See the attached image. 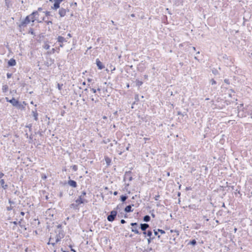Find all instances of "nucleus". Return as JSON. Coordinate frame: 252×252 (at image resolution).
Returning a JSON list of instances; mask_svg holds the SVG:
<instances>
[{
  "label": "nucleus",
  "mask_w": 252,
  "mask_h": 252,
  "mask_svg": "<svg viewBox=\"0 0 252 252\" xmlns=\"http://www.w3.org/2000/svg\"><path fill=\"white\" fill-rule=\"evenodd\" d=\"M63 234L59 232L58 235H52L49 238L48 244H52L54 245L55 243L59 242L62 238H63Z\"/></svg>",
  "instance_id": "1"
},
{
  "label": "nucleus",
  "mask_w": 252,
  "mask_h": 252,
  "mask_svg": "<svg viewBox=\"0 0 252 252\" xmlns=\"http://www.w3.org/2000/svg\"><path fill=\"white\" fill-rule=\"evenodd\" d=\"M38 15V13L37 11L33 12L32 14L28 16V19H29L32 22H33L35 20L39 22H41L42 20H43V19L36 17V15Z\"/></svg>",
  "instance_id": "2"
},
{
  "label": "nucleus",
  "mask_w": 252,
  "mask_h": 252,
  "mask_svg": "<svg viewBox=\"0 0 252 252\" xmlns=\"http://www.w3.org/2000/svg\"><path fill=\"white\" fill-rule=\"evenodd\" d=\"M117 214V212L116 211H112L110 213V215L107 217V220L108 221H113L114 220Z\"/></svg>",
  "instance_id": "3"
},
{
  "label": "nucleus",
  "mask_w": 252,
  "mask_h": 252,
  "mask_svg": "<svg viewBox=\"0 0 252 252\" xmlns=\"http://www.w3.org/2000/svg\"><path fill=\"white\" fill-rule=\"evenodd\" d=\"M6 99L7 101L11 103L13 106L20 108V105L19 104L18 101H17L15 98H12V99L8 100V98L6 97Z\"/></svg>",
  "instance_id": "4"
},
{
  "label": "nucleus",
  "mask_w": 252,
  "mask_h": 252,
  "mask_svg": "<svg viewBox=\"0 0 252 252\" xmlns=\"http://www.w3.org/2000/svg\"><path fill=\"white\" fill-rule=\"evenodd\" d=\"M131 225L133 226L132 228H131V231L133 232H134L136 234H139V232L137 228V223L136 222L134 223H131Z\"/></svg>",
  "instance_id": "5"
},
{
  "label": "nucleus",
  "mask_w": 252,
  "mask_h": 252,
  "mask_svg": "<svg viewBox=\"0 0 252 252\" xmlns=\"http://www.w3.org/2000/svg\"><path fill=\"white\" fill-rule=\"evenodd\" d=\"M31 22V20H30L29 19H28V16H27L25 19L21 23V26H25L27 24H29Z\"/></svg>",
  "instance_id": "6"
},
{
  "label": "nucleus",
  "mask_w": 252,
  "mask_h": 252,
  "mask_svg": "<svg viewBox=\"0 0 252 252\" xmlns=\"http://www.w3.org/2000/svg\"><path fill=\"white\" fill-rule=\"evenodd\" d=\"M96 62V65L99 69H102V68H104V66L102 63L99 60L97 59Z\"/></svg>",
  "instance_id": "7"
},
{
  "label": "nucleus",
  "mask_w": 252,
  "mask_h": 252,
  "mask_svg": "<svg viewBox=\"0 0 252 252\" xmlns=\"http://www.w3.org/2000/svg\"><path fill=\"white\" fill-rule=\"evenodd\" d=\"M59 13L61 17H63L65 15L66 10L64 8H62L59 10Z\"/></svg>",
  "instance_id": "8"
},
{
  "label": "nucleus",
  "mask_w": 252,
  "mask_h": 252,
  "mask_svg": "<svg viewBox=\"0 0 252 252\" xmlns=\"http://www.w3.org/2000/svg\"><path fill=\"white\" fill-rule=\"evenodd\" d=\"M76 202L78 204H80L84 203L85 202V199L82 198V195H80L79 198L77 199Z\"/></svg>",
  "instance_id": "9"
},
{
  "label": "nucleus",
  "mask_w": 252,
  "mask_h": 252,
  "mask_svg": "<svg viewBox=\"0 0 252 252\" xmlns=\"http://www.w3.org/2000/svg\"><path fill=\"white\" fill-rule=\"evenodd\" d=\"M68 185H69L71 187L75 188L77 186L76 182L73 180H69L68 182Z\"/></svg>",
  "instance_id": "10"
},
{
  "label": "nucleus",
  "mask_w": 252,
  "mask_h": 252,
  "mask_svg": "<svg viewBox=\"0 0 252 252\" xmlns=\"http://www.w3.org/2000/svg\"><path fill=\"white\" fill-rule=\"evenodd\" d=\"M149 226V224L147 223L141 224L140 225V228L143 231H145Z\"/></svg>",
  "instance_id": "11"
},
{
  "label": "nucleus",
  "mask_w": 252,
  "mask_h": 252,
  "mask_svg": "<svg viewBox=\"0 0 252 252\" xmlns=\"http://www.w3.org/2000/svg\"><path fill=\"white\" fill-rule=\"evenodd\" d=\"M57 39L58 41L61 43H63V42H66V40L65 39V38L61 36H58Z\"/></svg>",
  "instance_id": "12"
},
{
  "label": "nucleus",
  "mask_w": 252,
  "mask_h": 252,
  "mask_svg": "<svg viewBox=\"0 0 252 252\" xmlns=\"http://www.w3.org/2000/svg\"><path fill=\"white\" fill-rule=\"evenodd\" d=\"M0 184L2 188L4 189H5L7 188V185L4 184V181L3 179H1L0 181Z\"/></svg>",
  "instance_id": "13"
},
{
  "label": "nucleus",
  "mask_w": 252,
  "mask_h": 252,
  "mask_svg": "<svg viewBox=\"0 0 252 252\" xmlns=\"http://www.w3.org/2000/svg\"><path fill=\"white\" fill-rule=\"evenodd\" d=\"M9 66H14L16 64V62L14 59H10L8 62Z\"/></svg>",
  "instance_id": "14"
},
{
  "label": "nucleus",
  "mask_w": 252,
  "mask_h": 252,
  "mask_svg": "<svg viewBox=\"0 0 252 252\" xmlns=\"http://www.w3.org/2000/svg\"><path fill=\"white\" fill-rule=\"evenodd\" d=\"M60 7V3L57 1H55V3L54 4V6L52 7L53 9L55 10H57L58 8Z\"/></svg>",
  "instance_id": "15"
},
{
  "label": "nucleus",
  "mask_w": 252,
  "mask_h": 252,
  "mask_svg": "<svg viewBox=\"0 0 252 252\" xmlns=\"http://www.w3.org/2000/svg\"><path fill=\"white\" fill-rule=\"evenodd\" d=\"M32 115H33V116L34 117V120L37 121L38 120V114L36 112V110L35 111H32Z\"/></svg>",
  "instance_id": "16"
},
{
  "label": "nucleus",
  "mask_w": 252,
  "mask_h": 252,
  "mask_svg": "<svg viewBox=\"0 0 252 252\" xmlns=\"http://www.w3.org/2000/svg\"><path fill=\"white\" fill-rule=\"evenodd\" d=\"M125 211L126 212H130L132 211L131 210V206L130 205L127 206L125 208Z\"/></svg>",
  "instance_id": "17"
},
{
  "label": "nucleus",
  "mask_w": 252,
  "mask_h": 252,
  "mask_svg": "<svg viewBox=\"0 0 252 252\" xmlns=\"http://www.w3.org/2000/svg\"><path fill=\"white\" fill-rule=\"evenodd\" d=\"M54 62V61L53 60H52L51 59H49V61L47 62L46 64L47 65V66H49L50 65H51Z\"/></svg>",
  "instance_id": "18"
},
{
  "label": "nucleus",
  "mask_w": 252,
  "mask_h": 252,
  "mask_svg": "<svg viewBox=\"0 0 252 252\" xmlns=\"http://www.w3.org/2000/svg\"><path fill=\"white\" fill-rule=\"evenodd\" d=\"M150 220V216L147 215V216H145L144 217V220L145 221H146V222H148Z\"/></svg>",
  "instance_id": "19"
},
{
  "label": "nucleus",
  "mask_w": 252,
  "mask_h": 252,
  "mask_svg": "<svg viewBox=\"0 0 252 252\" xmlns=\"http://www.w3.org/2000/svg\"><path fill=\"white\" fill-rule=\"evenodd\" d=\"M43 47L46 50H48L50 48V45L47 43H45Z\"/></svg>",
  "instance_id": "20"
},
{
  "label": "nucleus",
  "mask_w": 252,
  "mask_h": 252,
  "mask_svg": "<svg viewBox=\"0 0 252 252\" xmlns=\"http://www.w3.org/2000/svg\"><path fill=\"white\" fill-rule=\"evenodd\" d=\"M55 51V49L52 48L51 50H49V51L47 52V54H52L54 53Z\"/></svg>",
  "instance_id": "21"
},
{
  "label": "nucleus",
  "mask_w": 252,
  "mask_h": 252,
  "mask_svg": "<svg viewBox=\"0 0 252 252\" xmlns=\"http://www.w3.org/2000/svg\"><path fill=\"white\" fill-rule=\"evenodd\" d=\"M105 161H106V162L107 163V164L108 165H109L111 162V159L108 158H106Z\"/></svg>",
  "instance_id": "22"
},
{
  "label": "nucleus",
  "mask_w": 252,
  "mask_h": 252,
  "mask_svg": "<svg viewBox=\"0 0 252 252\" xmlns=\"http://www.w3.org/2000/svg\"><path fill=\"white\" fill-rule=\"evenodd\" d=\"M142 84V82L140 81L139 80L136 81V85L138 86H140Z\"/></svg>",
  "instance_id": "23"
},
{
  "label": "nucleus",
  "mask_w": 252,
  "mask_h": 252,
  "mask_svg": "<svg viewBox=\"0 0 252 252\" xmlns=\"http://www.w3.org/2000/svg\"><path fill=\"white\" fill-rule=\"evenodd\" d=\"M127 199V197L126 196H121V200L123 202H124Z\"/></svg>",
  "instance_id": "24"
},
{
  "label": "nucleus",
  "mask_w": 252,
  "mask_h": 252,
  "mask_svg": "<svg viewBox=\"0 0 252 252\" xmlns=\"http://www.w3.org/2000/svg\"><path fill=\"white\" fill-rule=\"evenodd\" d=\"M147 236H149L150 238H151V235H152V232L151 231L148 230L147 231Z\"/></svg>",
  "instance_id": "25"
},
{
  "label": "nucleus",
  "mask_w": 252,
  "mask_h": 252,
  "mask_svg": "<svg viewBox=\"0 0 252 252\" xmlns=\"http://www.w3.org/2000/svg\"><path fill=\"white\" fill-rule=\"evenodd\" d=\"M210 83L212 85L216 84V82L214 79H211Z\"/></svg>",
  "instance_id": "26"
},
{
  "label": "nucleus",
  "mask_w": 252,
  "mask_h": 252,
  "mask_svg": "<svg viewBox=\"0 0 252 252\" xmlns=\"http://www.w3.org/2000/svg\"><path fill=\"white\" fill-rule=\"evenodd\" d=\"M196 243V241L195 240H193L192 241H191L190 242V244L192 245H195Z\"/></svg>",
  "instance_id": "27"
},
{
  "label": "nucleus",
  "mask_w": 252,
  "mask_h": 252,
  "mask_svg": "<svg viewBox=\"0 0 252 252\" xmlns=\"http://www.w3.org/2000/svg\"><path fill=\"white\" fill-rule=\"evenodd\" d=\"M58 88L59 90H61L62 89V86L63 85H61L60 84H58Z\"/></svg>",
  "instance_id": "28"
},
{
  "label": "nucleus",
  "mask_w": 252,
  "mask_h": 252,
  "mask_svg": "<svg viewBox=\"0 0 252 252\" xmlns=\"http://www.w3.org/2000/svg\"><path fill=\"white\" fill-rule=\"evenodd\" d=\"M158 231L160 232L161 234H164L165 233L164 231L161 229H158Z\"/></svg>",
  "instance_id": "29"
},
{
  "label": "nucleus",
  "mask_w": 252,
  "mask_h": 252,
  "mask_svg": "<svg viewBox=\"0 0 252 252\" xmlns=\"http://www.w3.org/2000/svg\"><path fill=\"white\" fill-rule=\"evenodd\" d=\"M72 168L74 171H76L77 170V167L76 165H74Z\"/></svg>",
  "instance_id": "30"
},
{
  "label": "nucleus",
  "mask_w": 252,
  "mask_h": 252,
  "mask_svg": "<svg viewBox=\"0 0 252 252\" xmlns=\"http://www.w3.org/2000/svg\"><path fill=\"white\" fill-rule=\"evenodd\" d=\"M224 82L226 83L227 84H229V80L228 79H225L224 80Z\"/></svg>",
  "instance_id": "31"
},
{
  "label": "nucleus",
  "mask_w": 252,
  "mask_h": 252,
  "mask_svg": "<svg viewBox=\"0 0 252 252\" xmlns=\"http://www.w3.org/2000/svg\"><path fill=\"white\" fill-rule=\"evenodd\" d=\"M91 90L92 91H93V92L94 93H96V90H95V89H94V88H92V89H91Z\"/></svg>",
  "instance_id": "32"
},
{
  "label": "nucleus",
  "mask_w": 252,
  "mask_h": 252,
  "mask_svg": "<svg viewBox=\"0 0 252 252\" xmlns=\"http://www.w3.org/2000/svg\"><path fill=\"white\" fill-rule=\"evenodd\" d=\"M85 195H86V192L85 191H83L82 193V194L81 195H82V198H84V197Z\"/></svg>",
  "instance_id": "33"
},
{
  "label": "nucleus",
  "mask_w": 252,
  "mask_h": 252,
  "mask_svg": "<svg viewBox=\"0 0 252 252\" xmlns=\"http://www.w3.org/2000/svg\"><path fill=\"white\" fill-rule=\"evenodd\" d=\"M113 144H114L115 145H117V143L116 141H115V140H114L113 141V143H111V146H112Z\"/></svg>",
  "instance_id": "34"
},
{
  "label": "nucleus",
  "mask_w": 252,
  "mask_h": 252,
  "mask_svg": "<svg viewBox=\"0 0 252 252\" xmlns=\"http://www.w3.org/2000/svg\"><path fill=\"white\" fill-rule=\"evenodd\" d=\"M4 176V174L3 173L0 172V178H1Z\"/></svg>",
  "instance_id": "35"
},
{
  "label": "nucleus",
  "mask_w": 252,
  "mask_h": 252,
  "mask_svg": "<svg viewBox=\"0 0 252 252\" xmlns=\"http://www.w3.org/2000/svg\"><path fill=\"white\" fill-rule=\"evenodd\" d=\"M55 1H57V2H58L60 4L61 2H62L63 1V0H55Z\"/></svg>",
  "instance_id": "36"
},
{
  "label": "nucleus",
  "mask_w": 252,
  "mask_h": 252,
  "mask_svg": "<svg viewBox=\"0 0 252 252\" xmlns=\"http://www.w3.org/2000/svg\"><path fill=\"white\" fill-rule=\"evenodd\" d=\"M121 223H125L126 222L125 220H121Z\"/></svg>",
  "instance_id": "37"
},
{
  "label": "nucleus",
  "mask_w": 252,
  "mask_h": 252,
  "mask_svg": "<svg viewBox=\"0 0 252 252\" xmlns=\"http://www.w3.org/2000/svg\"><path fill=\"white\" fill-rule=\"evenodd\" d=\"M213 73H214L215 74H217V71L216 70H213Z\"/></svg>",
  "instance_id": "38"
},
{
  "label": "nucleus",
  "mask_w": 252,
  "mask_h": 252,
  "mask_svg": "<svg viewBox=\"0 0 252 252\" xmlns=\"http://www.w3.org/2000/svg\"><path fill=\"white\" fill-rule=\"evenodd\" d=\"M154 233H155V235H158V231H156V230H154Z\"/></svg>",
  "instance_id": "39"
},
{
  "label": "nucleus",
  "mask_w": 252,
  "mask_h": 252,
  "mask_svg": "<svg viewBox=\"0 0 252 252\" xmlns=\"http://www.w3.org/2000/svg\"><path fill=\"white\" fill-rule=\"evenodd\" d=\"M92 99V101H94V98H92V99ZM97 101H98V100H95V102H97Z\"/></svg>",
  "instance_id": "40"
},
{
  "label": "nucleus",
  "mask_w": 252,
  "mask_h": 252,
  "mask_svg": "<svg viewBox=\"0 0 252 252\" xmlns=\"http://www.w3.org/2000/svg\"><path fill=\"white\" fill-rule=\"evenodd\" d=\"M159 197V195L156 196V198H155V199H156V200H158V198Z\"/></svg>",
  "instance_id": "41"
},
{
  "label": "nucleus",
  "mask_w": 252,
  "mask_h": 252,
  "mask_svg": "<svg viewBox=\"0 0 252 252\" xmlns=\"http://www.w3.org/2000/svg\"><path fill=\"white\" fill-rule=\"evenodd\" d=\"M97 91H100V89L99 87H98L97 90H96Z\"/></svg>",
  "instance_id": "42"
},
{
  "label": "nucleus",
  "mask_w": 252,
  "mask_h": 252,
  "mask_svg": "<svg viewBox=\"0 0 252 252\" xmlns=\"http://www.w3.org/2000/svg\"><path fill=\"white\" fill-rule=\"evenodd\" d=\"M7 77H8V78H10V74H8H8H7Z\"/></svg>",
  "instance_id": "43"
},
{
  "label": "nucleus",
  "mask_w": 252,
  "mask_h": 252,
  "mask_svg": "<svg viewBox=\"0 0 252 252\" xmlns=\"http://www.w3.org/2000/svg\"><path fill=\"white\" fill-rule=\"evenodd\" d=\"M114 194L115 195H117V191H115L114 192Z\"/></svg>",
  "instance_id": "44"
},
{
  "label": "nucleus",
  "mask_w": 252,
  "mask_h": 252,
  "mask_svg": "<svg viewBox=\"0 0 252 252\" xmlns=\"http://www.w3.org/2000/svg\"><path fill=\"white\" fill-rule=\"evenodd\" d=\"M84 92H88V89H85L84 90Z\"/></svg>",
  "instance_id": "45"
},
{
  "label": "nucleus",
  "mask_w": 252,
  "mask_h": 252,
  "mask_svg": "<svg viewBox=\"0 0 252 252\" xmlns=\"http://www.w3.org/2000/svg\"><path fill=\"white\" fill-rule=\"evenodd\" d=\"M167 175L168 176H170V173H169V172H167Z\"/></svg>",
  "instance_id": "46"
},
{
  "label": "nucleus",
  "mask_w": 252,
  "mask_h": 252,
  "mask_svg": "<svg viewBox=\"0 0 252 252\" xmlns=\"http://www.w3.org/2000/svg\"><path fill=\"white\" fill-rule=\"evenodd\" d=\"M67 36H69V37H71V34L70 33H68L67 34Z\"/></svg>",
  "instance_id": "47"
},
{
  "label": "nucleus",
  "mask_w": 252,
  "mask_h": 252,
  "mask_svg": "<svg viewBox=\"0 0 252 252\" xmlns=\"http://www.w3.org/2000/svg\"><path fill=\"white\" fill-rule=\"evenodd\" d=\"M63 46V45L62 44V43H61L60 45V47H62Z\"/></svg>",
  "instance_id": "48"
},
{
  "label": "nucleus",
  "mask_w": 252,
  "mask_h": 252,
  "mask_svg": "<svg viewBox=\"0 0 252 252\" xmlns=\"http://www.w3.org/2000/svg\"><path fill=\"white\" fill-rule=\"evenodd\" d=\"M148 241L149 243L150 242V238L148 239Z\"/></svg>",
  "instance_id": "49"
},
{
  "label": "nucleus",
  "mask_w": 252,
  "mask_h": 252,
  "mask_svg": "<svg viewBox=\"0 0 252 252\" xmlns=\"http://www.w3.org/2000/svg\"><path fill=\"white\" fill-rule=\"evenodd\" d=\"M178 115H181L182 114H181V113L180 112H178Z\"/></svg>",
  "instance_id": "50"
},
{
  "label": "nucleus",
  "mask_w": 252,
  "mask_h": 252,
  "mask_svg": "<svg viewBox=\"0 0 252 252\" xmlns=\"http://www.w3.org/2000/svg\"><path fill=\"white\" fill-rule=\"evenodd\" d=\"M21 215H23V216L24 215V212H22L21 213Z\"/></svg>",
  "instance_id": "51"
},
{
  "label": "nucleus",
  "mask_w": 252,
  "mask_h": 252,
  "mask_svg": "<svg viewBox=\"0 0 252 252\" xmlns=\"http://www.w3.org/2000/svg\"><path fill=\"white\" fill-rule=\"evenodd\" d=\"M147 233L146 231H144V232H143V234H144V235H146Z\"/></svg>",
  "instance_id": "52"
},
{
  "label": "nucleus",
  "mask_w": 252,
  "mask_h": 252,
  "mask_svg": "<svg viewBox=\"0 0 252 252\" xmlns=\"http://www.w3.org/2000/svg\"><path fill=\"white\" fill-rule=\"evenodd\" d=\"M128 149H129V146L127 147L126 148V150H128Z\"/></svg>",
  "instance_id": "53"
},
{
  "label": "nucleus",
  "mask_w": 252,
  "mask_h": 252,
  "mask_svg": "<svg viewBox=\"0 0 252 252\" xmlns=\"http://www.w3.org/2000/svg\"><path fill=\"white\" fill-rule=\"evenodd\" d=\"M192 49H193V50H194V51L195 50V48L194 47H193Z\"/></svg>",
  "instance_id": "54"
},
{
  "label": "nucleus",
  "mask_w": 252,
  "mask_h": 252,
  "mask_svg": "<svg viewBox=\"0 0 252 252\" xmlns=\"http://www.w3.org/2000/svg\"><path fill=\"white\" fill-rule=\"evenodd\" d=\"M131 17H134V15L133 14H131Z\"/></svg>",
  "instance_id": "55"
},
{
  "label": "nucleus",
  "mask_w": 252,
  "mask_h": 252,
  "mask_svg": "<svg viewBox=\"0 0 252 252\" xmlns=\"http://www.w3.org/2000/svg\"><path fill=\"white\" fill-rule=\"evenodd\" d=\"M122 154V152L121 151L120 153H119V155H121Z\"/></svg>",
  "instance_id": "56"
},
{
  "label": "nucleus",
  "mask_w": 252,
  "mask_h": 252,
  "mask_svg": "<svg viewBox=\"0 0 252 252\" xmlns=\"http://www.w3.org/2000/svg\"><path fill=\"white\" fill-rule=\"evenodd\" d=\"M38 16H39V14H38V15H36V17H37V18H39Z\"/></svg>",
  "instance_id": "57"
},
{
  "label": "nucleus",
  "mask_w": 252,
  "mask_h": 252,
  "mask_svg": "<svg viewBox=\"0 0 252 252\" xmlns=\"http://www.w3.org/2000/svg\"><path fill=\"white\" fill-rule=\"evenodd\" d=\"M27 127H28L30 128V127H31V126L30 125V126H27Z\"/></svg>",
  "instance_id": "58"
},
{
  "label": "nucleus",
  "mask_w": 252,
  "mask_h": 252,
  "mask_svg": "<svg viewBox=\"0 0 252 252\" xmlns=\"http://www.w3.org/2000/svg\"><path fill=\"white\" fill-rule=\"evenodd\" d=\"M115 69V67H114L112 70H114Z\"/></svg>",
  "instance_id": "59"
},
{
  "label": "nucleus",
  "mask_w": 252,
  "mask_h": 252,
  "mask_svg": "<svg viewBox=\"0 0 252 252\" xmlns=\"http://www.w3.org/2000/svg\"><path fill=\"white\" fill-rule=\"evenodd\" d=\"M194 59H195V60H197V58H196V57H194Z\"/></svg>",
  "instance_id": "60"
},
{
  "label": "nucleus",
  "mask_w": 252,
  "mask_h": 252,
  "mask_svg": "<svg viewBox=\"0 0 252 252\" xmlns=\"http://www.w3.org/2000/svg\"><path fill=\"white\" fill-rule=\"evenodd\" d=\"M197 54H199V52H198L197 53Z\"/></svg>",
  "instance_id": "61"
},
{
  "label": "nucleus",
  "mask_w": 252,
  "mask_h": 252,
  "mask_svg": "<svg viewBox=\"0 0 252 252\" xmlns=\"http://www.w3.org/2000/svg\"><path fill=\"white\" fill-rule=\"evenodd\" d=\"M53 0H49L50 1H52Z\"/></svg>",
  "instance_id": "62"
},
{
  "label": "nucleus",
  "mask_w": 252,
  "mask_h": 252,
  "mask_svg": "<svg viewBox=\"0 0 252 252\" xmlns=\"http://www.w3.org/2000/svg\"><path fill=\"white\" fill-rule=\"evenodd\" d=\"M251 55H252V53L251 54Z\"/></svg>",
  "instance_id": "63"
}]
</instances>
